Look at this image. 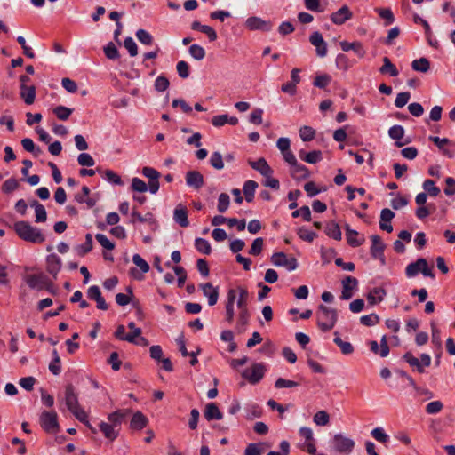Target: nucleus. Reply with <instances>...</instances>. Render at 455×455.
I'll list each match as a JSON object with an SVG mask.
<instances>
[{
	"instance_id": "c03bdc74",
	"label": "nucleus",
	"mask_w": 455,
	"mask_h": 455,
	"mask_svg": "<svg viewBox=\"0 0 455 455\" xmlns=\"http://www.w3.org/2000/svg\"><path fill=\"white\" fill-rule=\"evenodd\" d=\"M114 335L117 339L125 340L130 343L133 342V336L126 332V329L124 325H118Z\"/></svg>"
},
{
	"instance_id": "37998d69",
	"label": "nucleus",
	"mask_w": 455,
	"mask_h": 455,
	"mask_svg": "<svg viewBox=\"0 0 455 455\" xmlns=\"http://www.w3.org/2000/svg\"><path fill=\"white\" fill-rule=\"evenodd\" d=\"M189 54L196 60H202L205 57V50L199 44H192L189 47Z\"/></svg>"
},
{
	"instance_id": "9b49d317",
	"label": "nucleus",
	"mask_w": 455,
	"mask_h": 455,
	"mask_svg": "<svg viewBox=\"0 0 455 455\" xmlns=\"http://www.w3.org/2000/svg\"><path fill=\"white\" fill-rule=\"evenodd\" d=\"M150 357L156 361L157 364L161 363V368L166 371H172L173 367L169 358L163 356L162 347L158 345L150 347L149 348Z\"/></svg>"
},
{
	"instance_id": "6e6d98bb",
	"label": "nucleus",
	"mask_w": 455,
	"mask_h": 455,
	"mask_svg": "<svg viewBox=\"0 0 455 455\" xmlns=\"http://www.w3.org/2000/svg\"><path fill=\"white\" fill-rule=\"evenodd\" d=\"M132 188L133 191L138 192V195L133 196V199L141 202L142 201V196L140 195L142 193V180L139 178H133L132 183Z\"/></svg>"
},
{
	"instance_id": "49530a36",
	"label": "nucleus",
	"mask_w": 455,
	"mask_h": 455,
	"mask_svg": "<svg viewBox=\"0 0 455 455\" xmlns=\"http://www.w3.org/2000/svg\"><path fill=\"white\" fill-rule=\"evenodd\" d=\"M247 419H253L262 416V409L258 404H250L246 407Z\"/></svg>"
},
{
	"instance_id": "a878e982",
	"label": "nucleus",
	"mask_w": 455,
	"mask_h": 455,
	"mask_svg": "<svg viewBox=\"0 0 455 455\" xmlns=\"http://www.w3.org/2000/svg\"><path fill=\"white\" fill-rule=\"evenodd\" d=\"M251 167L259 172L262 176H271L273 170L265 158H259L257 161H249Z\"/></svg>"
},
{
	"instance_id": "473e14b6",
	"label": "nucleus",
	"mask_w": 455,
	"mask_h": 455,
	"mask_svg": "<svg viewBox=\"0 0 455 455\" xmlns=\"http://www.w3.org/2000/svg\"><path fill=\"white\" fill-rule=\"evenodd\" d=\"M257 188L258 183L254 180H247L244 182L243 191L245 196V200L247 202H252L254 198V193Z\"/></svg>"
},
{
	"instance_id": "4d7b16f0",
	"label": "nucleus",
	"mask_w": 455,
	"mask_h": 455,
	"mask_svg": "<svg viewBox=\"0 0 455 455\" xmlns=\"http://www.w3.org/2000/svg\"><path fill=\"white\" fill-rule=\"evenodd\" d=\"M77 162L81 166L91 167L95 164L93 157L88 153H81L77 157Z\"/></svg>"
},
{
	"instance_id": "20e7f679",
	"label": "nucleus",
	"mask_w": 455,
	"mask_h": 455,
	"mask_svg": "<svg viewBox=\"0 0 455 455\" xmlns=\"http://www.w3.org/2000/svg\"><path fill=\"white\" fill-rule=\"evenodd\" d=\"M64 401L68 411L81 422H86L87 414L80 407L77 395L73 386L68 385L65 389Z\"/></svg>"
},
{
	"instance_id": "2eb2a0df",
	"label": "nucleus",
	"mask_w": 455,
	"mask_h": 455,
	"mask_svg": "<svg viewBox=\"0 0 455 455\" xmlns=\"http://www.w3.org/2000/svg\"><path fill=\"white\" fill-rule=\"evenodd\" d=\"M246 27L250 30H262L270 31L272 29V23L267 20H264L259 17H250L246 20Z\"/></svg>"
},
{
	"instance_id": "864d4df0",
	"label": "nucleus",
	"mask_w": 455,
	"mask_h": 455,
	"mask_svg": "<svg viewBox=\"0 0 455 455\" xmlns=\"http://www.w3.org/2000/svg\"><path fill=\"white\" fill-rule=\"evenodd\" d=\"M104 53L106 57L109 60H116L119 58L118 50L116 47V45L111 42L104 47Z\"/></svg>"
},
{
	"instance_id": "f3484780",
	"label": "nucleus",
	"mask_w": 455,
	"mask_h": 455,
	"mask_svg": "<svg viewBox=\"0 0 455 455\" xmlns=\"http://www.w3.org/2000/svg\"><path fill=\"white\" fill-rule=\"evenodd\" d=\"M173 220L181 228L188 227V211L185 205L179 204L175 207L173 211Z\"/></svg>"
},
{
	"instance_id": "58836bf2",
	"label": "nucleus",
	"mask_w": 455,
	"mask_h": 455,
	"mask_svg": "<svg viewBox=\"0 0 455 455\" xmlns=\"http://www.w3.org/2000/svg\"><path fill=\"white\" fill-rule=\"evenodd\" d=\"M375 11L380 18L386 20V26L391 25L395 21L394 14L389 8H376Z\"/></svg>"
},
{
	"instance_id": "338daca9",
	"label": "nucleus",
	"mask_w": 455,
	"mask_h": 455,
	"mask_svg": "<svg viewBox=\"0 0 455 455\" xmlns=\"http://www.w3.org/2000/svg\"><path fill=\"white\" fill-rule=\"evenodd\" d=\"M371 434L374 439L380 443H387L389 439L382 427L374 428Z\"/></svg>"
},
{
	"instance_id": "603ef678",
	"label": "nucleus",
	"mask_w": 455,
	"mask_h": 455,
	"mask_svg": "<svg viewBox=\"0 0 455 455\" xmlns=\"http://www.w3.org/2000/svg\"><path fill=\"white\" fill-rule=\"evenodd\" d=\"M229 204H230L229 196L226 193H221L218 198V206H217L218 211L220 212H225L228 210Z\"/></svg>"
},
{
	"instance_id": "cd10ccee",
	"label": "nucleus",
	"mask_w": 455,
	"mask_h": 455,
	"mask_svg": "<svg viewBox=\"0 0 455 455\" xmlns=\"http://www.w3.org/2000/svg\"><path fill=\"white\" fill-rule=\"evenodd\" d=\"M339 44H340L342 51H344V52L354 51L355 53L360 58L364 57V55L366 53V51L364 50L362 43H360L358 41L352 42V43H349L347 41H342V42H340Z\"/></svg>"
},
{
	"instance_id": "7c9ffc66",
	"label": "nucleus",
	"mask_w": 455,
	"mask_h": 455,
	"mask_svg": "<svg viewBox=\"0 0 455 455\" xmlns=\"http://www.w3.org/2000/svg\"><path fill=\"white\" fill-rule=\"evenodd\" d=\"M30 206L35 209L36 222H44L47 220V213L44 206L36 200L31 202Z\"/></svg>"
},
{
	"instance_id": "39448f33",
	"label": "nucleus",
	"mask_w": 455,
	"mask_h": 455,
	"mask_svg": "<svg viewBox=\"0 0 455 455\" xmlns=\"http://www.w3.org/2000/svg\"><path fill=\"white\" fill-rule=\"evenodd\" d=\"M338 319L335 309L330 308L324 305H320L316 311L317 325L323 331L331 330L336 324Z\"/></svg>"
},
{
	"instance_id": "c85d7f7f",
	"label": "nucleus",
	"mask_w": 455,
	"mask_h": 455,
	"mask_svg": "<svg viewBox=\"0 0 455 455\" xmlns=\"http://www.w3.org/2000/svg\"><path fill=\"white\" fill-rule=\"evenodd\" d=\"M20 95L24 100L25 103L31 105L35 101L36 88L33 85H20Z\"/></svg>"
},
{
	"instance_id": "052dcab7",
	"label": "nucleus",
	"mask_w": 455,
	"mask_h": 455,
	"mask_svg": "<svg viewBox=\"0 0 455 455\" xmlns=\"http://www.w3.org/2000/svg\"><path fill=\"white\" fill-rule=\"evenodd\" d=\"M92 249V235L87 234L85 236V243L77 247L79 254L84 255Z\"/></svg>"
},
{
	"instance_id": "f03ea898",
	"label": "nucleus",
	"mask_w": 455,
	"mask_h": 455,
	"mask_svg": "<svg viewBox=\"0 0 455 455\" xmlns=\"http://www.w3.org/2000/svg\"><path fill=\"white\" fill-rule=\"evenodd\" d=\"M129 413V410H117L108 414L107 421L100 422L99 429L106 439L113 442L117 438L121 425Z\"/></svg>"
},
{
	"instance_id": "c756f323",
	"label": "nucleus",
	"mask_w": 455,
	"mask_h": 455,
	"mask_svg": "<svg viewBox=\"0 0 455 455\" xmlns=\"http://www.w3.org/2000/svg\"><path fill=\"white\" fill-rule=\"evenodd\" d=\"M324 232L330 238H332L336 241H340L342 238L340 227L334 221H331L326 224Z\"/></svg>"
},
{
	"instance_id": "0eeeda50",
	"label": "nucleus",
	"mask_w": 455,
	"mask_h": 455,
	"mask_svg": "<svg viewBox=\"0 0 455 455\" xmlns=\"http://www.w3.org/2000/svg\"><path fill=\"white\" fill-rule=\"evenodd\" d=\"M331 444L335 451L349 454L355 447V441L342 434H336L333 436Z\"/></svg>"
},
{
	"instance_id": "f8f14e48",
	"label": "nucleus",
	"mask_w": 455,
	"mask_h": 455,
	"mask_svg": "<svg viewBox=\"0 0 455 455\" xmlns=\"http://www.w3.org/2000/svg\"><path fill=\"white\" fill-rule=\"evenodd\" d=\"M265 367L261 363H254L251 368L243 372V377L246 379L251 384L259 383L264 377Z\"/></svg>"
},
{
	"instance_id": "f257e3e1",
	"label": "nucleus",
	"mask_w": 455,
	"mask_h": 455,
	"mask_svg": "<svg viewBox=\"0 0 455 455\" xmlns=\"http://www.w3.org/2000/svg\"><path fill=\"white\" fill-rule=\"evenodd\" d=\"M238 296L236 302L238 308V316L235 329L237 332H243L250 321V312L248 309L249 292L242 286L237 289H229L227 293V302L225 306V320L228 323H232L235 317V301Z\"/></svg>"
},
{
	"instance_id": "e433bc0d",
	"label": "nucleus",
	"mask_w": 455,
	"mask_h": 455,
	"mask_svg": "<svg viewBox=\"0 0 455 455\" xmlns=\"http://www.w3.org/2000/svg\"><path fill=\"white\" fill-rule=\"evenodd\" d=\"M443 156L453 158L455 156V142L449 140V143H442L437 146Z\"/></svg>"
},
{
	"instance_id": "1a4fd4ad",
	"label": "nucleus",
	"mask_w": 455,
	"mask_h": 455,
	"mask_svg": "<svg viewBox=\"0 0 455 455\" xmlns=\"http://www.w3.org/2000/svg\"><path fill=\"white\" fill-rule=\"evenodd\" d=\"M161 174L158 171L151 167H144V177L148 179V184L144 183V193L149 191L151 194H156L159 190V178Z\"/></svg>"
},
{
	"instance_id": "13d9d810",
	"label": "nucleus",
	"mask_w": 455,
	"mask_h": 455,
	"mask_svg": "<svg viewBox=\"0 0 455 455\" xmlns=\"http://www.w3.org/2000/svg\"><path fill=\"white\" fill-rule=\"evenodd\" d=\"M263 244H264L263 238H261V237L256 238L251 243L249 253L251 255H254V256L259 255L262 251Z\"/></svg>"
},
{
	"instance_id": "2f4dec72",
	"label": "nucleus",
	"mask_w": 455,
	"mask_h": 455,
	"mask_svg": "<svg viewBox=\"0 0 455 455\" xmlns=\"http://www.w3.org/2000/svg\"><path fill=\"white\" fill-rule=\"evenodd\" d=\"M386 296V291L382 288H374L367 296L368 302L371 305H375L381 302Z\"/></svg>"
},
{
	"instance_id": "79ce46f5",
	"label": "nucleus",
	"mask_w": 455,
	"mask_h": 455,
	"mask_svg": "<svg viewBox=\"0 0 455 455\" xmlns=\"http://www.w3.org/2000/svg\"><path fill=\"white\" fill-rule=\"evenodd\" d=\"M403 359L406 363H408L411 367H415L417 371L420 373L424 372V369L419 360L413 356L411 352H407L403 355Z\"/></svg>"
},
{
	"instance_id": "b1692460",
	"label": "nucleus",
	"mask_w": 455,
	"mask_h": 455,
	"mask_svg": "<svg viewBox=\"0 0 455 455\" xmlns=\"http://www.w3.org/2000/svg\"><path fill=\"white\" fill-rule=\"evenodd\" d=\"M372 244L371 247V254L374 259H379L384 261L383 259V251L385 249V244L383 243L381 238L374 235L371 237Z\"/></svg>"
},
{
	"instance_id": "ddd939ff",
	"label": "nucleus",
	"mask_w": 455,
	"mask_h": 455,
	"mask_svg": "<svg viewBox=\"0 0 455 455\" xmlns=\"http://www.w3.org/2000/svg\"><path fill=\"white\" fill-rule=\"evenodd\" d=\"M47 276L44 274L27 275L23 277L28 286L36 291H42L47 285Z\"/></svg>"
},
{
	"instance_id": "bf43d9fd",
	"label": "nucleus",
	"mask_w": 455,
	"mask_h": 455,
	"mask_svg": "<svg viewBox=\"0 0 455 455\" xmlns=\"http://www.w3.org/2000/svg\"><path fill=\"white\" fill-rule=\"evenodd\" d=\"M443 408V404L441 401H433L427 404L426 412L427 414H436L440 412Z\"/></svg>"
},
{
	"instance_id": "4be33fe9",
	"label": "nucleus",
	"mask_w": 455,
	"mask_h": 455,
	"mask_svg": "<svg viewBox=\"0 0 455 455\" xmlns=\"http://www.w3.org/2000/svg\"><path fill=\"white\" fill-rule=\"evenodd\" d=\"M186 183L190 188L199 189L204 186V177L197 171H189L186 173Z\"/></svg>"
},
{
	"instance_id": "9d476101",
	"label": "nucleus",
	"mask_w": 455,
	"mask_h": 455,
	"mask_svg": "<svg viewBox=\"0 0 455 455\" xmlns=\"http://www.w3.org/2000/svg\"><path fill=\"white\" fill-rule=\"evenodd\" d=\"M271 262L276 267H283L288 271H293L298 267L295 258H288L283 252H275L271 256Z\"/></svg>"
},
{
	"instance_id": "a19ab883",
	"label": "nucleus",
	"mask_w": 455,
	"mask_h": 455,
	"mask_svg": "<svg viewBox=\"0 0 455 455\" xmlns=\"http://www.w3.org/2000/svg\"><path fill=\"white\" fill-rule=\"evenodd\" d=\"M21 145L26 151L33 153L36 156H39L42 152L40 148L36 147L34 141L29 138L23 139Z\"/></svg>"
},
{
	"instance_id": "6ab92c4d",
	"label": "nucleus",
	"mask_w": 455,
	"mask_h": 455,
	"mask_svg": "<svg viewBox=\"0 0 455 455\" xmlns=\"http://www.w3.org/2000/svg\"><path fill=\"white\" fill-rule=\"evenodd\" d=\"M287 164H290V166H291V174L293 179L306 180V179L309 178L310 172L308 171V169L305 165L299 164L296 158H295L294 163L291 162V163H287Z\"/></svg>"
},
{
	"instance_id": "69168bd1",
	"label": "nucleus",
	"mask_w": 455,
	"mask_h": 455,
	"mask_svg": "<svg viewBox=\"0 0 455 455\" xmlns=\"http://www.w3.org/2000/svg\"><path fill=\"white\" fill-rule=\"evenodd\" d=\"M19 187V182L16 179L11 178L6 180L2 187V189L4 193H11L16 190Z\"/></svg>"
},
{
	"instance_id": "0e129e2a",
	"label": "nucleus",
	"mask_w": 455,
	"mask_h": 455,
	"mask_svg": "<svg viewBox=\"0 0 455 455\" xmlns=\"http://www.w3.org/2000/svg\"><path fill=\"white\" fill-rule=\"evenodd\" d=\"M169 80L164 76H159L154 84L155 89L157 92H164L169 87Z\"/></svg>"
},
{
	"instance_id": "de8ad7c7",
	"label": "nucleus",
	"mask_w": 455,
	"mask_h": 455,
	"mask_svg": "<svg viewBox=\"0 0 455 455\" xmlns=\"http://www.w3.org/2000/svg\"><path fill=\"white\" fill-rule=\"evenodd\" d=\"M313 420L317 426H326L330 421V417L325 411H320L314 415Z\"/></svg>"
},
{
	"instance_id": "f704fd0d",
	"label": "nucleus",
	"mask_w": 455,
	"mask_h": 455,
	"mask_svg": "<svg viewBox=\"0 0 455 455\" xmlns=\"http://www.w3.org/2000/svg\"><path fill=\"white\" fill-rule=\"evenodd\" d=\"M381 74H389L390 76H397L399 72L396 67L391 62L387 57L383 58V65L379 68Z\"/></svg>"
},
{
	"instance_id": "3c124183",
	"label": "nucleus",
	"mask_w": 455,
	"mask_h": 455,
	"mask_svg": "<svg viewBox=\"0 0 455 455\" xmlns=\"http://www.w3.org/2000/svg\"><path fill=\"white\" fill-rule=\"evenodd\" d=\"M210 164L216 170L223 169L224 163L221 154L220 152H213L210 157Z\"/></svg>"
},
{
	"instance_id": "aec40b11",
	"label": "nucleus",
	"mask_w": 455,
	"mask_h": 455,
	"mask_svg": "<svg viewBox=\"0 0 455 455\" xmlns=\"http://www.w3.org/2000/svg\"><path fill=\"white\" fill-rule=\"evenodd\" d=\"M62 266L61 259L55 253H52L46 258V269L49 274L56 277Z\"/></svg>"
},
{
	"instance_id": "680f3d73",
	"label": "nucleus",
	"mask_w": 455,
	"mask_h": 455,
	"mask_svg": "<svg viewBox=\"0 0 455 455\" xmlns=\"http://www.w3.org/2000/svg\"><path fill=\"white\" fill-rule=\"evenodd\" d=\"M331 80V76L327 74H324V75L317 76L315 78L313 84L315 87L323 89L330 84Z\"/></svg>"
},
{
	"instance_id": "c9c22d12",
	"label": "nucleus",
	"mask_w": 455,
	"mask_h": 455,
	"mask_svg": "<svg viewBox=\"0 0 455 455\" xmlns=\"http://www.w3.org/2000/svg\"><path fill=\"white\" fill-rule=\"evenodd\" d=\"M411 68L415 71L426 73L430 68V63L427 58L422 57L419 60H414L411 63Z\"/></svg>"
},
{
	"instance_id": "ea45409f",
	"label": "nucleus",
	"mask_w": 455,
	"mask_h": 455,
	"mask_svg": "<svg viewBox=\"0 0 455 455\" xmlns=\"http://www.w3.org/2000/svg\"><path fill=\"white\" fill-rule=\"evenodd\" d=\"M196 249L203 254H210L212 248L210 243L204 238H196L195 241Z\"/></svg>"
},
{
	"instance_id": "5fc2aeb1",
	"label": "nucleus",
	"mask_w": 455,
	"mask_h": 455,
	"mask_svg": "<svg viewBox=\"0 0 455 455\" xmlns=\"http://www.w3.org/2000/svg\"><path fill=\"white\" fill-rule=\"evenodd\" d=\"M297 234L300 239L309 243L313 242L314 239L317 236L316 233L305 228H299Z\"/></svg>"
},
{
	"instance_id": "dca6fc26",
	"label": "nucleus",
	"mask_w": 455,
	"mask_h": 455,
	"mask_svg": "<svg viewBox=\"0 0 455 455\" xmlns=\"http://www.w3.org/2000/svg\"><path fill=\"white\" fill-rule=\"evenodd\" d=\"M309 41L315 47L316 54L319 57H325L327 55V44L320 32L315 31L312 33Z\"/></svg>"
},
{
	"instance_id": "09e8293b",
	"label": "nucleus",
	"mask_w": 455,
	"mask_h": 455,
	"mask_svg": "<svg viewBox=\"0 0 455 455\" xmlns=\"http://www.w3.org/2000/svg\"><path fill=\"white\" fill-rule=\"evenodd\" d=\"M315 130L310 126H302L299 129V137L303 141H311L315 138Z\"/></svg>"
},
{
	"instance_id": "423d86ee",
	"label": "nucleus",
	"mask_w": 455,
	"mask_h": 455,
	"mask_svg": "<svg viewBox=\"0 0 455 455\" xmlns=\"http://www.w3.org/2000/svg\"><path fill=\"white\" fill-rule=\"evenodd\" d=\"M419 272L425 276L435 278L432 268L428 267L427 260L423 258L410 263L405 268L406 276L409 278L416 276Z\"/></svg>"
},
{
	"instance_id": "e2e57ef3",
	"label": "nucleus",
	"mask_w": 455,
	"mask_h": 455,
	"mask_svg": "<svg viewBox=\"0 0 455 455\" xmlns=\"http://www.w3.org/2000/svg\"><path fill=\"white\" fill-rule=\"evenodd\" d=\"M388 134L393 140H399L404 135V129L401 125H394L389 128Z\"/></svg>"
},
{
	"instance_id": "774afa93",
	"label": "nucleus",
	"mask_w": 455,
	"mask_h": 455,
	"mask_svg": "<svg viewBox=\"0 0 455 455\" xmlns=\"http://www.w3.org/2000/svg\"><path fill=\"white\" fill-rule=\"evenodd\" d=\"M124 46L128 51L131 56H136L138 54V47L136 43L132 37H126L124 42Z\"/></svg>"
},
{
	"instance_id": "a18cd8bd",
	"label": "nucleus",
	"mask_w": 455,
	"mask_h": 455,
	"mask_svg": "<svg viewBox=\"0 0 455 455\" xmlns=\"http://www.w3.org/2000/svg\"><path fill=\"white\" fill-rule=\"evenodd\" d=\"M422 187L431 196H437L440 194V188L435 185V181L432 180H426Z\"/></svg>"
},
{
	"instance_id": "4c0bfd02",
	"label": "nucleus",
	"mask_w": 455,
	"mask_h": 455,
	"mask_svg": "<svg viewBox=\"0 0 455 455\" xmlns=\"http://www.w3.org/2000/svg\"><path fill=\"white\" fill-rule=\"evenodd\" d=\"M345 230H346L347 242L350 246L358 247L363 243V242H364L363 236H361V240H353L352 239V235L356 234V231L350 228L349 225L347 224L345 226Z\"/></svg>"
},
{
	"instance_id": "7ed1b4c3",
	"label": "nucleus",
	"mask_w": 455,
	"mask_h": 455,
	"mask_svg": "<svg viewBox=\"0 0 455 455\" xmlns=\"http://www.w3.org/2000/svg\"><path fill=\"white\" fill-rule=\"evenodd\" d=\"M13 228L18 236L26 242L42 243L45 241V236L42 231L27 221L15 222Z\"/></svg>"
},
{
	"instance_id": "5701e85b",
	"label": "nucleus",
	"mask_w": 455,
	"mask_h": 455,
	"mask_svg": "<svg viewBox=\"0 0 455 455\" xmlns=\"http://www.w3.org/2000/svg\"><path fill=\"white\" fill-rule=\"evenodd\" d=\"M395 217V213L387 208H385L380 212V220H379V228L380 229L387 231V233H391L393 231V227L391 225V220Z\"/></svg>"
},
{
	"instance_id": "bb28decb",
	"label": "nucleus",
	"mask_w": 455,
	"mask_h": 455,
	"mask_svg": "<svg viewBox=\"0 0 455 455\" xmlns=\"http://www.w3.org/2000/svg\"><path fill=\"white\" fill-rule=\"evenodd\" d=\"M204 416L208 421L220 420L223 419V413L214 403H209L206 404Z\"/></svg>"
},
{
	"instance_id": "4468645a",
	"label": "nucleus",
	"mask_w": 455,
	"mask_h": 455,
	"mask_svg": "<svg viewBox=\"0 0 455 455\" xmlns=\"http://www.w3.org/2000/svg\"><path fill=\"white\" fill-rule=\"evenodd\" d=\"M276 147L280 150L283 160L286 163H294L295 156L291 150V140L289 138L281 137L276 141Z\"/></svg>"
},
{
	"instance_id": "412c9836",
	"label": "nucleus",
	"mask_w": 455,
	"mask_h": 455,
	"mask_svg": "<svg viewBox=\"0 0 455 455\" xmlns=\"http://www.w3.org/2000/svg\"><path fill=\"white\" fill-rule=\"evenodd\" d=\"M203 293L208 299V305L214 306L219 299V288L214 287L211 283L201 284Z\"/></svg>"
},
{
	"instance_id": "72a5a7b5",
	"label": "nucleus",
	"mask_w": 455,
	"mask_h": 455,
	"mask_svg": "<svg viewBox=\"0 0 455 455\" xmlns=\"http://www.w3.org/2000/svg\"><path fill=\"white\" fill-rule=\"evenodd\" d=\"M334 343L340 348L342 354L351 355L354 352V347L350 342L341 339L338 332L334 333Z\"/></svg>"
},
{
	"instance_id": "a211bd4d",
	"label": "nucleus",
	"mask_w": 455,
	"mask_h": 455,
	"mask_svg": "<svg viewBox=\"0 0 455 455\" xmlns=\"http://www.w3.org/2000/svg\"><path fill=\"white\" fill-rule=\"evenodd\" d=\"M357 285L358 281L353 276H347L345 279H343L341 299L345 300L351 299L353 296L352 291L355 289Z\"/></svg>"
},
{
	"instance_id": "8fccbe9b",
	"label": "nucleus",
	"mask_w": 455,
	"mask_h": 455,
	"mask_svg": "<svg viewBox=\"0 0 455 455\" xmlns=\"http://www.w3.org/2000/svg\"><path fill=\"white\" fill-rule=\"evenodd\" d=\"M72 112L73 109L64 106H58L53 109V113L57 116V117L63 121L67 120Z\"/></svg>"
},
{
	"instance_id": "393cba45",
	"label": "nucleus",
	"mask_w": 455,
	"mask_h": 455,
	"mask_svg": "<svg viewBox=\"0 0 455 455\" xmlns=\"http://www.w3.org/2000/svg\"><path fill=\"white\" fill-rule=\"evenodd\" d=\"M351 18L352 12L347 5L342 6L340 9L331 15V20L337 25H341Z\"/></svg>"
},
{
	"instance_id": "6e6552de",
	"label": "nucleus",
	"mask_w": 455,
	"mask_h": 455,
	"mask_svg": "<svg viewBox=\"0 0 455 455\" xmlns=\"http://www.w3.org/2000/svg\"><path fill=\"white\" fill-rule=\"evenodd\" d=\"M40 424L44 430L50 434H55L60 429L55 411H43L40 415Z\"/></svg>"
}]
</instances>
